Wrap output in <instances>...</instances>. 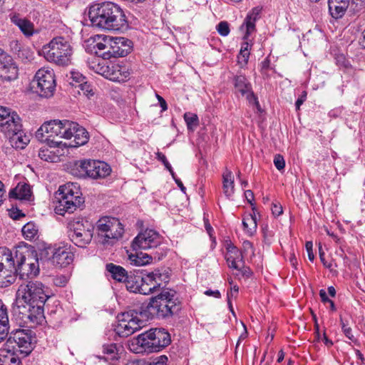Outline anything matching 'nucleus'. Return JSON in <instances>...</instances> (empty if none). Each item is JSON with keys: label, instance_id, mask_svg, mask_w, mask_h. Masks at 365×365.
Here are the masks:
<instances>
[{"label": "nucleus", "instance_id": "f257e3e1", "mask_svg": "<svg viewBox=\"0 0 365 365\" xmlns=\"http://www.w3.org/2000/svg\"><path fill=\"white\" fill-rule=\"evenodd\" d=\"M49 299L46 287L39 281H26L16 292L14 312L30 327L41 324L44 320L43 307Z\"/></svg>", "mask_w": 365, "mask_h": 365}, {"label": "nucleus", "instance_id": "f03ea898", "mask_svg": "<svg viewBox=\"0 0 365 365\" xmlns=\"http://www.w3.org/2000/svg\"><path fill=\"white\" fill-rule=\"evenodd\" d=\"M88 17L93 26L108 31H119L125 27L127 23L120 7L110 1L91 5Z\"/></svg>", "mask_w": 365, "mask_h": 365}, {"label": "nucleus", "instance_id": "7ed1b4c3", "mask_svg": "<svg viewBox=\"0 0 365 365\" xmlns=\"http://www.w3.org/2000/svg\"><path fill=\"white\" fill-rule=\"evenodd\" d=\"M181 308L177 292L171 289H163L160 294L150 299L146 311L151 318L167 319L178 314Z\"/></svg>", "mask_w": 365, "mask_h": 365}, {"label": "nucleus", "instance_id": "20e7f679", "mask_svg": "<svg viewBox=\"0 0 365 365\" xmlns=\"http://www.w3.org/2000/svg\"><path fill=\"white\" fill-rule=\"evenodd\" d=\"M75 125L73 121L68 120H51L43 123L37 130L35 136L38 141L45 143L50 148L67 147L66 143H63L61 139L68 138Z\"/></svg>", "mask_w": 365, "mask_h": 365}, {"label": "nucleus", "instance_id": "39448f33", "mask_svg": "<svg viewBox=\"0 0 365 365\" xmlns=\"http://www.w3.org/2000/svg\"><path fill=\"white\" fill-rule=\"evenodd\" d=\"M110 171V167L105 162L91 159L76 160L70 166V173L80 178H104Z\"/></svg>", "mask_w": 365, "mask_h": 365}, {"label": "nucleus", "instance_id": "423d86ee", "mask_svg": "<svg viewBox=\"0 0 365 365\" xmlns=\"http://www.w3.org/2000/svg\"><path fill=\"white\" fill-rule=\"evenodd\" d=\"M42 52L48 61L58 66H67L71 63L73 49L68 41L58 36L45 45Z\"/></svg>", "mask_w": 365, "mask_h": 365}, {"label": "nucleus", "instance_id": "0eeeda50", "mask_svg": "<svg viewBox=\"0 0 365 365\" xmlns=\"http://www.w3.org/2000/svg\"><path fill=\"white\" fill-rule=\"evenodd\" d=\"M99 242L104 245H113L123 234V227L118 219L105 217L97 222Z\"/></svg>", "mask_w": 365, "mask_h": 365}, {"label": "nucleus", "instance_id": "6e6552de", "mask_svg": "<svg viewBox=\"0 0 365 365\" xmlns=\"http://www.w3.org/2000/svg\"><path fill=\"white\" fill-rule=\"evenodd\" d=\"M70 240L79 247H86L93 238V225L83 218L71 220L68 225Z\"/></svg>", "mask_w": 365, "mask_h": 365}, {"label": "nucleus", "instance_id": "1a4fd4ad", "mask_svg": "<svg viewBox=\"0 0 365 365\" xmlns=\"http://www.w3.org/2000/svg\"><path fill=\"white\" fill-rule=\"evenodd\" d=\"M58 195L61 210L69 213L73 212L84 202L80 192L73 184L60 186Z\"/></svg>", "mask_w": 365, "mask_h": 365}, {"label": "nucleus", "instance_id": "9d476101", "mask_svg": "<svg viewBox=\"0 0 365 365\" xmlns=\"http://www.w3.org/2000/svg\"><path fill=\"white\" fill-rule=\"evenodd\" d=\"M4 346L11 349L12 351H16L19 354H22L23 357L28 356L33 350L32 337L24 329H18L12 331Z\"/></svg>", "mask_w": 365, "mask_h": 365}, {"label": "nucleus", "instance_id": "9b49d317", "mask_svg": "<svg viewBox=\"0 0 365 365\" xmlns=\"http://www.w3.org/2000/svg\"><path fill=\"white\" fill-rule=\"evenodd\" d=\"M32 86L41 97L52 96L56 88L55 75L53 70L44 68L39 69L35 75Z\"/></svg>", "mask_w": 365, "mask_h": 365}, {"label": "nucleus", "instance_id": "f8f14e48", "mask_svg": "<svg viewBox=\"0 0 365 365\" xmlns=\"http://www.w3.org/2000/svg\"><path fill=\"white\" fill-rule=\"evenodd\" d=\"M118 324L115 326V333L120 337H128L141 328L143 322L133 310L119 314Z\"/></svg>", "mask_w": 365, "mask_h": 365}, {"label": "nucleus", "instance_id": "ddd939ff", "mask_svg": "<svg viewBox=\"0 0 365 365\" xmlns=\"http://www.w3.org/2000/svg\"><path fill=\"white\" fill-rule=\"evenodd\" d=\"M169 272L167 269H156L143 276L142 294H149L160 289L161 286L168 282Z\"/></svg>", "mask_w": 365, "mask_h": 365}, {"label": "nucleus", "instance_id": "4468645a", "mask_svg": "<svg viewBox=\"0 0 365 365\" xmlns=\"http://www.w3.org/2000/svg\"><path fill=\"white\" fill-rule=\"evenodd\" d=\"M162 238L160 235L153 230H145L139 233L132 242V248L137 251L138 250H149L151 252L162 250L158 247L161 245Z\"/></svg>", "mask_w": 365, "mask_h": 365}, {"label": "nucleus", "instance_id": "2eb2a0df", "mask_svg": "<svg viewBox=\"0 0 365 365\" xmlns=\"http://www.w3.org/2000/svg\"><path fill=\"white\" fill-rule=\"evenodd\" d=\"M15 257L19 263L17 274H19L21 277L24 275L34 277L39 273L38 260L36 255H32L27 252L26 256L24 252L16 250Z\"/></svg>", "mask_w": 365, "mask_h": 365}, {"label": "nucleus", "instance_id": "dca6fc26", "mask_svg": "<svg viewBox=\"0 0 365 365\" xmlns=\"http://www.w3.org/2000/svg\"><path fill=\"white\" fill-rule=\"evenodd\" d=\"M152 342L153 338L149 330L134 338L130 344V349L137 354L156 352Z\"/></svg>", "mask_w": 365, "mask_h": 365}, {"label": "nucleus", "instance_id": "f3484780", "mask_svg": "<svg viewBox=\"0 0 365 365\" xmlns=\"http://www.w3.org/2000/svg\"><path fill=\"white\" fill-rule=\"evenodd\" d=\"M18 76L19 69L12 58L4 56L0 62V85L16 80Z\"/></svg>", "mask_w": 365, "mask_h": 365}, {"label": "nucleus", "instance_id": "a211bd4d", "mask_svg": "<svg viewBox=\"0 0 365 365\" xmlns=\"http://www.w3.org/2000/svg\"><path fill=\"white\" fill-rule=\"evenodd\" d=\"M21 118L15 112H10L9 108L0 107V128L1 130L5 133L16 130L20 126Z\"/></svg>", "mask_w": 365, "mask_h": 365}, {"label": "nucleus", "instance_id": "6ab92c4d", "mask_svg": "<svg viewBox=\"0 0 365 365\" xmlns=\"http://www.w3.org/2000/svg\"><path fill=\"white\" fill-rule=\"evenodd\" d=\"M106 73V78L118 82L125 81L130 76V69L125 65L109 63Z\"/></svg>", "mask_w": 365, "mask_h": 365}, {"label": "nucleus", "instance_id": "aec40b11", "mask_svg": "<svg viewBox=\"0 0 365 365\" xmlns=\"http://www.w3.org/2000/svg\"><path fill=\"white\" fill-rule=\"evenodd\" d=\"M74 255L68 249L58 247L52 251V256L50 258L51 263L58 267H64L72 263Z\"/></svg>", "mask_w": 365, "mask_h": 365}, {"label": "nucleus", "instance_id": "412c9836", "mask_svg": "<svg viewBox=\"0 0 365 365\" xmlns=\"http://www.w3.org/2000/svg\"><path fill=\"white\" fill-rule=\"evenodd\" d=\"M233 83L235 93H240L242 96H245L250 101L254 100L257 106H259L257 98L252 91L251 84L245 76H235L233 78Z\"/></svg>", "mask_w": 365, "mask_h": 365}, {"label": "nucleus", "instance_id": "4be33fe9", "mask_svg": "<svg viewBox=\"0 0 365 365\" xmlns=\"http://www.w3.org/2000/svg\"><path fill=\"white\" fill-rule=\"evenodd\" d=\"M110 47L113 58L123 57L130 53L132 50V42L124 37L113 38V46Z\"/></svg>", "mask_w": 365, "mask_h": 365}, {"label": "nucleus", "instance_id": "5701e85b", "mask_svg": "<svg viewBox=\"0 0 365 365\" xmlns=\"http://www.w3.org/2000/svg\"><path fill=\"white\" fill-rule=\"evenodd\" d=\"M165 255V253L163 250H157L156 252H150V253H136L135 255H130L129 260L130 264L136 265V266H143L146 265L152 262L153 259L155 260H160Z\"/></svg>", "mask_w": 365, "mask_h": 365}, {"label": "nucleus", "instance_id": "b1692460", "mask_svg": "<svg viewBox=\"0 0 365 365\" xmlns=\"http://www.w3.org/2000/svg\"><path fill=\"white\" fill-rule=\"evenodd\" d=\"M9 138L10 145L16 149H23L29 143V136L26 135L22 130L21 121L18 129H12L9 132L5 133Z\"/></svg>", "mask_w": 365, "mask_h": 365}, {"label": "nucleus", "instance_id": "393cba45", "mask_svg": "<svg viewBox=\"0 0 365 365\" xmlns=\"http://www.w3.org/2000/svg\"><path fill=\"white\" fill-rule=\"evenodd\" d=\"M150 331L153 338L152 344L154 345L156 352L170 343V334L164 329H152Z\"/></svg>", "mask_w": 365, "mask_h": 365}, {"label": "nucleus", "instance_id": "a878e982", "mask_svg": "<svg viewBox=\"0 0 365 365\" xmlns=\"http://www.w3.org/2000/svg\"><path fill=\"white\" fill-rule=\"evenodd\" d=\"M75 125L74 129L71 130V133L68 134L69 136L66 139H71L72 137L74 138V145H70L71 147H78L80 145H83L88 141L89 135L87 130L81 127L76 123L73 122Z\"/></svg>", "mask_w": 365, "mask_h": 365}, {"label": "nucleus", "instance_id": "bb28decb", "mask_svg": "<svg viewBox=\"0 0 365 365\" xmlns=\"http://www.w3.org/2000/svg\"><path fill=\"white\" fill-rule=\"evenodd\" d=\"M349 4V0H328L329 11L334 19L342 17Z\"/></svg>", "mask_w": 365, "mask_h": 365}, {"label": "nucleus", "instance_id": "cd10ccee", "mask_svg": "<svg viewBox=\"0 0 365 365\" xmlns=\"http://www.w3.org/2000/svg\"><path fill=\"white\" fill-rule=\"evenodd\" d=\"M11 22L15 24L26 36H31L34 34V24L26 18H22L19 14L11 16Z\"/></svg>", "mask_w": 365, "mask_h": 365}, {"label": "nucleus", "instance_id": "c85d7f7f", "mask_svg": "<svg viewBox=\"0 0 365 365\" xmlns=\"http://www.w3.org/2000/svg\"><path fill=\"white\" fill-rule=\"evenodd\" d=\"M0 262L4 263V267L10 272L18 273L19 263L16 260L15 252L13 253L10 250L3 248L0 251Z\"/></svg>", "mask_w": 365, "mask_h": 365}, {"label": "nucleus", "instance_id": "c756f323", "mask_svg": "<svg viewBox=\"0 0 365 365\" xmlns=\"http://www.w3.org/2000/svg\"><path fill=\"white\" fill-rule=\"evenodd\" d=\"M227 250L226 259L229 267L235 269H241V266L244 264L242 252L234 246L228 247Z\"/></svg>", "mask_w": 365, "mask_h": 365}, {"label": "nucleus", "instance_id": "7c9ffc66", "mask_svg": "<svg viewBox=\"0 0 365 365\" xmlns=\"http://www.w3.org/2000/svg\"><path fill=\"white\" fill-rule=\"evenodd\" d=\"M0 365H21L19 354L16 351L4 347L0 350Z\"/></svg>", "mask_w": 365, "mask_h": 365}, {"label": "nucleus", "instance_id": "2f4dec72", "mask_svg": "<svg viewBox=\"0 0 365 365\" xmlns=\"http://www.w3.org/2000/svg\"><path fill=\"white\" fill-rule=\"evenodd\" d=\"M126 288L130 292L142 294L143 276L135 274H128V278L125 280Z\"/></svg>", "mask_w": 365, "mask_h": 365}, {"label": "nucleus", "instance_id": "473e14b6", "mask_svg": "<svg viewBox=\"0 0 365 365\" xmlns=\"http://www.w3.org/2000/svg\"><path fill=\"white\" fill-rule=\"evenodd\" d=\"M106 269L111 277L118 282H125L128 278V272L121 266L108 263L106 264Z\"/></svg>", "mask_w": 365, "mask_h": 365}, {"label": "nucleus", "instance_id": "72a5a7b5", "mask_svg": "<svg viewBox=\"0 0 365 365\" xmlns=\"http://www.w3.org/2000/svg\"><path fill=\"white\" fill-rule=\"evenodd\" d=\"M31 195L30 186L28 184L19 183L17 186L9 192L11 198L19 200H29Z\"/></svg>", "mask_w": 365, "mask_h": 365}, {"label": "nucleus", "instance_id": "f704fd0d", "mask_svg": "<svg viewBox=\"0 0 365 365\" xmlns=\"http://www.w3.org/2000/svg\"><path fill=\"white\" fill-rule=\"evenodd\" d=\"M222 187L224 194L227 197H231L235 192L234 176L232 173L226 169L222 175Z\"/></svg>", "mask_w": 365, "mask_h": 365}, {"label": "nucleus", "instance_id": "c9c22d12", "mask_svg": "<svg viewBox=\"0 0 365 365\" xmlns=\"http://www.w3.org/2000/svg\"><path fill=\"white\" fill-rule=\"evenodd\" d=\"M9 325L7 309L5 306L0 307V343L3 341L9 334Z\"/></svg>", "mask_w": 365, "mask_h": 365}, {"label": "nucleus", "instance_id": "e433bc0d", "mask_svg": "<svg viewBox=\"0 0 365 365\" xmlns=\"http://www.w3.org/2000/svg\"><path fill=\"white\" fill-rule=\"evenodd\" d=\"M61 155L59 150H51L46 145L42 146L38 151L39 158L46 162L56 163L59 160V156Z\"/></svg>", "mask_w": 365, "mask_h": 365}, {"label": "nucleus", "instance_id": "4c0bfd02", "mask_svg": "<svg viewBox=\"0 0 365 365\" xmlns=\"http://www.w3.org/2000/svg\"><path fill=\"white\" fill-rule=\"evenodd\" d=\"M242 225L245 232L250 236L253 235L257 230V218L255 215L249 214L244 217Z\"/></svg>", "mask_w": 365, "mask_h": 365}, {"label": "nucleus", "instance_id": "58836bf2", "mask_svg": "<svg viewBox=\"0 0 365 365\" xmlns=\"http://www.w3.org/2000/svg\"><path fill=\"white\" fill-rule=\"evenodd\" d=\"M250 48L251 45H250L247 41L242 44L240 53L237 56V63L241 67H244L248 63Z\"/></svg>", "mask_w": 365, "mask_h": 365}, {"label": "nucleus", "instance_id": "ea45409f", "mask_svg": "<svg viewBox=\"0 0 365 365\" xmlns=\"http://www.w3.org/2000/svg\"><path fill=\"white\" fill-rule=\"evenodd\" d=\"M108 65V63L106 62L105 60L103 59L101 61H100L98 59H96L89 62V67L94 72L102 75L105 78L107 71H109L108 69H107Z\"/></svg>", "mask_w": 365, "mask_h": 365}, {"label": "nucleus", "instance_id": "a19ab883", "mask_svg": "<svg viewBox=\"0 0 365 365\" xmlns=\"http://www.w3.org/2000/svg\"><path fill=\"white\" fill-rule=\"evenodd\" d=\"M257 19V18L255 14V10H252V13L248 14L247 16L246 17V34L244 36V39L247 40L248 38L249 35L255 30V21Z\"/></svg>", "mask_w": 365, "mask_h": 365}, {"label": "nucleus", "instance_id": "79ce46f5", "mask_svg": "<svg viewBox=\"0 0 365 365\" xmlns=\"http://www.w3.org/2000/svg\"><path fill=\"white\" fill-rule=\"evenodd\" d=\"M103 353L106 356V360H115L118 359V349L115 344H109L103 346Z\"/></svg>", "mask_w": 365, "mask_h": 365}, {"label": "nucleus", "instance_id": "37998d69", "mask_svg": "<svg viewBox=\"0 0 365 365\" xmlns=\"http://www.w3.org/2000/svg\"><path fill=\"white\" fill-rule=\"evenodd\" d=\"M22 234L25 239L33 240L37 235L38 230L33 222H28L22 227Z\"/></svg>", "mask_w": 365, "mask_h": 365}, {"label": "nucleus", "instance_id": "c03bdc74", "mask_svg": "<svg viewBox=\"0 0 365 365\" xmlns=\"http://www.w3.org/2000/svg\"><path fill=\"white\" fill-rule=\"evenodd\" d=\"M185 120L187 123V128L193 130L198 125L197 115L191 113H186L184 115Z\"/></svg>", "mask_w": 365, "mask_h": 365}, {"label": "nucleus", "instance_id": "a18cd8bd", "mask_svg": "<svg viewBox=\"0 0 365 365\" xmlns=\"http://www.w3.org/2000/svg\"><path fill=\"white\" fill-rule=\"evenodd\" d=\"M107 42L108 43L105 51L99 53V56L101 57L103 60H108L113 58V54L110 53V52H111L110 47L112 48L110 46H113V38L109 37L107 38Z\"/></svg>", "mask_w": 365, "mask_h": 365}, {"label": "nucleus", "instance_id": "49530a36", "mask_svg": "<svg viewBox=\"0 0 365 365\" xmlns=\"http://www.w3.org/2000/svg\"><path fill=\"white\" fill-rule=\"evenodd\" d=\"M14 274H16L14 272H10L6 267H4V263L0 262V282H3L4 279H6Z\"/></svg>", "mask_w": 365, "mask_h": 365}, {"label": "nucleus", "instance_id": "de8ad7c7", "mask_svg": "<svg viewBox=\"0 0 365 365\" xmlns=\"http://www.w3.org/2000/svg\"><path fill=\"white\" fill-rule=\"evenodd\" d=\"M217 32L222 36H226L230 33L229 24L227 21H221L217 26Z\"/></svg>", "mask_w": 365, "mask_h": 365}, {"label": "nucleus", "instance_id": "09e8293b", "mask_svg": "<svg viewBox=\"0 0 365 365\" xmlns=\"http://www.w3.org/2000/svg\"><path fill=\"white\" fill-rule=\"evenodd\" d=\"M274 164L277 170H281L284 168L285 161L283 156L281 155H277L274 159Z\"/></svg>", "mask_w": 365, "mask_h": 365}, {"label": "nucleus", "instance_id": "8fccbe9b", "mask_svg": "<svg viewBox=\"0 0 365 365\" xmlns=\"http://www.w3.org/2000/svg\"><path fill=\"white\" fill-rule=\"evenodd\" d=\"M67 277L63 275L56 276L53 279V284L57 287H64L67 284Z\"/></svg>", "mask_w": 365, "mask_h": 365}, {"label": "nucleus", "instance_id": "3c124183", "mask_svg": "<svg viewBox=\"0 0 365 365\" xmlns=\"http://www.w3.org/2000/svg\"><path fill=\"white\" fill-rule=\"evenodd\" d=\"M71 78L73 79V81L78 83L79 86H83V83H84L85 77L82 74H81L78 72H71Z\"/></svg>", "mask_w": 365, "mask_h": 365}, {"label": "nucleus", "instance_id": "603ef678", "mask_svg": "<svg viewBox=\"0 0 365 365\" xmlns=\"http://www.w3.org/2000/svg\"><path fill=\"white\" fill-rule=\"evenodd\" d=\"M156 155H157V159L158 160L161 161L163 163V164L165 165V167L168 170H171V165L169 163V162L168 161L165 155L163 153H160V152H158L156 153Z\"/></svg>", "mask_w": 365, "mask_h": 365}, {"label": "nucleus", "instance_id": "864d4df0", "mask_svg": "<svg viewBox=\"0 0 365 365\" xmlns=\"http://www.w3.org/2000/svg\"><path fill=\"white\" fill-rule=\"evenodd\" d=\"M168 359L165 355H162L155 359L150 365H167Z\"/></svg>", "mask_w": 365, "mask_h": 365}, {"label": "nucleus", "instance_id": "5fc2aeb1", "mask_svg": "<svg viewBox=\"0 0 365 365\" xmlns=\"http://www.w3.org/2000/svg\"><path fill=\"white\" fill-rule=\"evenodd\" d=\"M306 250L308 254V257L310 261H313L314 259V255L313 253L312 247L313 244L312 242L308 241L305 244Z\"/></svg>", "mask_w": 365, "mask_h": 365}, {"label": "nucleus", "instance_id": "6e6d98bb", "mask_svg": "<svg viewBox=\"0 0 365 365\" xmlns=\"http://www.w3.org/2000/svg\"><path fill=\"white\" fill-rule=\"evenodd\" d=\"M107 38H108V37L105 38L103 39V42H99V43H97L96 45V47L97 48V51H96V53L99 56V53H102L103 51H105V49L106 48V46H107Z\"/></svg>", "mask_w": 365, "mask_h": 365}, {"label": "nucleus", "instance_id": "4d7b16f0", "mask_svg": "<svg viewBox=\"0 0 365 365\" xmlns=\"http://www.w3.org/2000/svg\"><path fill=\"white\" fill-rule=\"evenodd\" d=\"M271 210L274 216H279L282 213V207L280 204L273 202Z\"/></svg>", "mask_w": 365, "mask_h": 365}, {"label": "nucleus", "instance_id": "13d9d810", "mask_svg": "<svg viewBox=\"0 0 365 365\" xmlns=\"http://www.w3.org/2000/svg\"><path fill=\"white\" fill-rule=\"evenodd\" d=\"M238 291H239V287L235 285L232 288H231L230 292L227 293L228 304H229L230 310L232 311V313H234V312H233L232 304L230 302V297H232V295H233L232 292L237 293Z\"/></svg>", "mask_w": 365, "mask_h": 365}, {"label": "nucleus", "instance_id": "bf43d9fd", "mask_svg": "<svg viewBox=\"0 0 365 365\" xmlns=\"http://www.w3.org/2000/svg\"><path fill=\"white\" fill-rule=\"evenodd\" d=\"M343 332L345 334V336L348 339L351 340L352 341H356V339L354 338V335L352 334V329L351 327H348L346 329H344V330H343Z\"/></svg>", "mask_w": 365, "mask_h": 365}, {"label": "nucleus", "instance_id": "052dcab7", "mask_svg": "<svg viewBox=\"0 0 365 365\" xmlns=\"http://www.w3.org/2000/svg\"><path fill=\"white\" fill-rule=\"evenodd\" d=\"M289 262L294 269H297V260L294 252L290 254Z\"/></svg>", "mask_w": 365, "mask_h": 365}, {"label": "nucleus", "instance_id": "680f3d73", "mask_svg": "<svg viewBox=\"0 0 365 365\" xmlns=\"http://www.w3.org/2000/svg\"><path fill=\"white\" fill-rule=\"evenodd\" d=\"M245 196L248 201L249 203L252 205V201L254 200V193L252 190H247L245 192Z\"/></svg>", "mask_w": 365, "mask_h": 365}, {"label": "nucleus", "instance_id": "e2e57ef3", "mask_svg": "<svg viewBox=\"0 0 365 365\" xmlns=\"http://www.w3.org/2000/svg\"><path fill=\"white\" fill-rule=\"evenodd\" d=\"M238 270L240 271L243 275H245L247 277L250 276L252 274V271L250 270V269L248 267L245 266L244 264L242 266H241V269H239Z\"/></svg>", "mask_w": 365, "mask_h": 365}, {"label": "nucleus", "instance_id": "0e129e2a", "mask_svg": "<svg viewBox=\"0 0 365 365\" xmlns=\"http://www.w3.org/2000/svg\"><path fill=\"white\" fill-rule=\"evenodd\" d=\"M319 296L321 297L322 301L324 303L329 302L330 301V299L327 297V292L324 289H321L319 291Z\"/></svg>", "mask_w": 365, "mask_h": 365}, {"label": "nucleus", "instance_id": "69168bd1", "mask_svg": "<svg viewBox=\"0 0 365 365\" xmlns=\"http://www.w3.org/2000/svg\"><path fill=\"white\" fill-rule=\"evenodd\" d=\"M205 294L207 296H214L216 298L220 297V293L218 290L212 291V290H207Z\"/></svg>", "mask_w": 365, "mask_h": 365}, {"label": "nucleus", "instance_id": "338daca9", "mask_svg": "<svg viewBox=\"0 0 365 365\" xmlns=\"http://www.w3.org/2000/svg\"><path fill=\"white\" fill-rule=\"evenodd\" d=\"M157 98L159 101V103L160 104V107L162 108V110H167V103H166V101L164 100L163 98H162L159 95H157Z\"/></svg>", "mask_w": 365, "mask_h": 365}, {"label": "nucleus", "instance_id": "774afa93", "mask_svg": "<svg viewBox=\"0 0 365 365\" xmlns=\"http://www.w3.org/2000/svg\"><path fill=\"white\" fill-rule=\"evenodd\" d=\"M306 98V93L301 96V98H298L295 103L297 110H299L300 106L304 103Z\"/></svg>", "mask_w": 365, "mask_h": 365}]
</instances>
